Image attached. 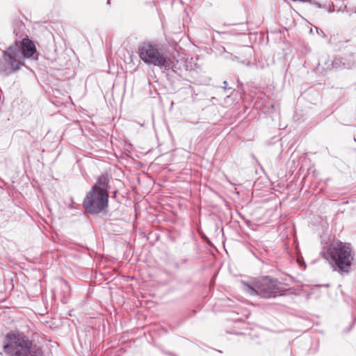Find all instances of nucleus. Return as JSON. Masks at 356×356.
I'll list each match as a JSON object with an SVG mask.
<instances>
[{"label":"nucleus","instance_id":"f257e3e1","mask_svg":"<svg viewBox=\"0 0 356 356\" xmlns=\"http://www.w3.org/2000/svg\"><path fill=\"white\" fill-rule=\"evenodd\" d=\"M35 51V46L29 39H24L21 45L16 43L10 46L0 58V73L8 76L17 71L24 65V59L33 56Z\"/></svg>","mask_w":356,"mask_h":356},{"label":"nucleus","instance_id":"f03ea898","mask_svg":"<svg viewBox=\"0 0 356 356\" xmlns=\"http://www.w3.org/2000/svg\"><path fill=\"white\" fill-rule=\"evenodd\" d=\"M8 341L3 349L8 356H42L40 347L33 343L24 332L11 331L6 334Z\"/></svg>","mask_w":356,"mask_h":356},{"label":"nucleus","instance_id":"7ed1b4c3","mask_svg":"<svg viewBox=\"0 0 356 356\" xmlns=\"http://www.w3.org/2000/svg\"><path fill=\"white\" fill-rule=\"evenodd\" d=\"M324 257L334 264L341 274L348 273L351 270L354 254L350 244L341 241L332 243L328 245Z\"/></svg>","mask_w":356,"mask_h":356},{"label":"nucleus","instance_id":"20e7f679","mask_svg":"<svg viewBox=\"0 0 356 356\" xmlns=\"http://www.w3.org/2000/svg\"><path fill=\"white\" fill-rule=\"evenodd\" d=\"M140 58L147 65L158 66L165 70L172 67L171 60L163 53L157 44L144 42L138 48Z\"/></svg>","mask_w":356,"mask_h":356},{"label":"nucleus","instance_id":"39448f33","mask_svg":"<svg viewBox=\"0 0 356 356\" xmlns=\"http://www.w3.org/2000/svg\"><path fill=\"white\" fill-rule=\"evenodd\" d=\"M243 289L251 296L257 295L264 298L275 297L280 291L277 280L269 277H263L252 284L244 283Z\"/></svg>","mask_w":356,"mask_h":356},{"label":"nucleus","instance_id":"423d86ee","mask_svg":"<svg viewBox=\"0 0 356 356\" xmlns=\"http://www.w3.org/2000/svg\"><path fill=\"white\" fill-rule=\"evenodd\" d=\"M108 203V193L103 194L90 190L85 197L83 205L90 214H98L104 211Z\"/></svg>","mask_w":356,"mask_h":356},{"label":"nucleus","instance_id":"0eeeda50","mask_svg":"<svg viewBox=\"0 0 356 356\" xmlns=\"http://www.w3.org/2000/svg\"><path fill=\"white\" fill-rule=\"evenodd\" d=\"M109 177L107 175H102L99 177L95 184L92 187V191L102 193L103 194L108 193Z\"/></svg>","mask_w":356,"mask_h":356},{"label":"nucleus","instance_id":"6e6552de","mask_svg":"<svg viewBox=\"0 0 356 356\" xmlns=\"http://www.w3.org/2000/svg\"><path fill=\"white\" fill-rule=\"evenodd\" d=\"M223 85H224L223 88L225 90H226L227 86V82L226 81H223Z\"/></svg>","mask_w":356,"mask_h":356},{"label":"nucleus","instance_id":"1a4fd4ad","mask_svg":"<svg viewBox=\"0 0 356 356\" xmlns=\"http://www.w3.org/2000/svg\"><path fill=\"white\" fill-rule=\"evenodd\" d=\"M64 283H65V284L66 287H67V288H68V284H67V283L66 282H64Z\"/></svg>","mask_w":356,"mask_h":356},{"label":"nucleus","instance_id":"9d476101","mask_svg":"<svg viewBox=\"0 0 356 356\" xmlns=\"http://www.w3.org/2000/svg\"><path fill=\"white\" fill-rule=\"evenodd\" d=\"M107 3L109 4L110 3V0H108L107 1Z\"/></svg>","mask_w":356,"mask_h":356}]
</instances>
